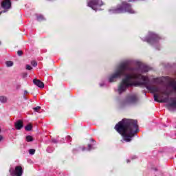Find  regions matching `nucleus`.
<instances>
[{"mask_svg": "<svg viewBox=\"0 0 176 176\" xmlns=\"http://www.w3.org/2000/svg\"><path fill=\"white\" fill-rule=\"evenodd\" d=\"M34 112H39V109H41V107L38 106L36 107L33 108Z\"/></svg>", "mask_w": 176, "mask_h": 176, "instance_id": "21", "label": "nucleus"}, {"mask_svg": "<svg viewBox=\"0 0 176 176\" xmlns=\"http://www.w3.org/2000/svg\"><path fill=\"white\" fill-rule=\"evenodd\" d=\"M126 163H130V160H126Z\"/></svg>", "mask_w": 176, "mask_h": 176, "instance_id": "33", "label": "nucleus"}, {"mask_svg": "<svg viewBox=\"0 0 176 176\" xmlns=\"http://www.w3.org/2000/svg\"><path fill=\"white\" fill-rule=\"evenodd\" d=\"M14 126L16 130H21V129H23V127L24 126L23 125V122L20 120L15 122Z\"/></svg>", "mask_w": 176, "mask_h": 176, "instance_id": "13", "label": "nucleus"}, {"mask_svg": "<svg viewBox=\"0 0 176 176\" xmlns=\"http://www.w3.org/2000/svg\"><path fill=\"white\" fill-rule=\"evenodd\" d=\"M117 133L122 137L121 142H131L133 138L137 136L138 133V124L137 120L124 118L114 127Z\"/></svg>", "mask_w": 176, "mask_h": 176, "instance_id": "3", "label": "nucleus"}, {"mask_svg": "<svg viewBox=\"0 0 176 176\" xmlns=\"http://www.w3.org/2000/svg\"><path fill=\"white\" fill-rule=\"evenodd\" d=\"M25 130H26V131H31V130H32V125L28 124L26 126H25Z\"/></svg>", "mask_w": 176, "mask_h": 176, "instance_id": "17", "label": "nucleus"}, {"mask_svg": "<svg viewBox=\"0 0 176 176\" xmlns=\"http://www.w3.org/2000/svg\"><path fill=\"white\" fill-rule=\"evenodd\" d=\"M7 10H3L0 12V16L2 14V13H6Z\"/></svg>", "mask_w": 176, "mask_h": 176, "instance_id": "27", "label": "nucleus"}, {"mask_svg": "<svg viewBox=\"0 0 176 176\" xmlns=\"http://www.w3.org/2000/svg\"><path fill=\"white\" fill-rule=\"evenodd\" d=\"M33 83L37 86V87H40V89H43L45 87V84L43 82L41 81L40 80L34 79L33 80Z\"/></svg>", "mask_w": 176, "mask_h": 176, "instance_id": "12", "label": "nucleus"}, {"mask_svg": "<svg viewBox=\"0 0 176 176\" xmlns=\"http://www.w3.org/2000/svg\"><path fill=\"white\" fill-rule=\"evenodd\" d=\"M162 39V37L154 32H148L147 36L142 38L143 42H147L148 45L153 46L156 50H160V44L159 41Z\"/></svg>", "mask_w": 176, "mask_h": 176, "instance_id": "6", "label": "nucleus"}, {"mask_svg": "<svg viewBox=\"0 0 176 176\" xmlns=\"http://www.w3.org/2000/svg\"><path fill=\"white\" fill-rule=\"evenodd\" d=\"M36 20H37V21H43L45 20H46V19L42 14H37L36 15Z\"/></svg>", "mask_w": 176, "mask_h": 176, "instance_id": "14", "label": "nucleus"}, {"mask_svg": "<svg viewBox=\"0 0 176 176\" xmlns=\"http://www.w3.org/2000/svg\"><path fill=\"white\" fill-rule=\"evenodd\" d=\"M110 14H118L119 13H129V14H134L137 13L135 10L131 8V4L127 1H123L120 5H118L116 8L109 10Z\"/></svg>", "mask_w": 176, "mask_h": 176, "instance_id": "5", "label": "nucleus"}, {"mask_svg": "<svg viewBox=\"0 0 176 176\" xmlns=\"http://www.w3.org/2000/svg\"><path fill=\"white\" fill-rule=\"evenodd\" d=\"M10 174L12 176H22L23 175V168L21 166H18L15 167V170L12 168H10Z\"/></svg>", "mask_w": 176, "mask_h": 176, "instance_id": "8", "label": "nucleus"}, {"mask_svg": "<svg viewBox=\"0 0 176 176\" xmlns=\"http://www.w3.org/2000/svg\"><path fill=\"white\" fill-rule=\"evenodd\" d=\"M87 6L89 8H91L93 10L97 12V10H100V8L102 6L103 3L102 0H87Z\"/></svg>", "mask_w": 176, "mask_h": 176, "instance_id": "7", "label": "nucleus"}, {"mask_svg": "<svg viewBox=\"0 0 176 176\" xmlns=\"http://www.w3.org/2000/svg\"><path fill=\"white\" fill-rule=\"evenodd\" d=\"M134 1H135V0H129V2Z\"/></svg>", "mask_w": 176, "mask_h": 176, "instance_id": "34", "label": "nucleus"}, {"mask_svg": "<svg viewBox=\"0 0 176 176\" xmlns=\"http://www.w3.org/2000/svg\"><path fill=\"white\" fill-rule=\"evenodd\" d=\"M127 74H129L128 65L125 63H122L116 67L113 73L107 76L108 83H115V82H118V79H120L122 76H124L118 84V89L116 90L118 94H122V93H124L127 89L133 87V85H126V82L124 81V78H126Z\"/></svg>", "mask_w": 176, "mask_h": 176, "instance_id": "4", "label": "nucleus"}, {"mask_svg": "<svg viewBox=\"0 0 176 176\" xmlns=\"http://www.w3.org/2000/svg\"><path fill=\"white\" fill-rule=\"evenodd\" d=\"M128 63L134 64L136 67L128 66V72L126 77L124 78L126 86H141V85H146L149 80V78L142 76V74L148 72L151 68L146 65L142 66L141 62L137 60H129Z\"/></svg>", "mask_w": 176, "mask_h": 176, "instance_id": "2", "label": "nucleus"}, {"mask_svg": "<svg viewBox=\"0 0 176 176\" xmlns=\"http://www.w3.org/2000/svg\"><path fill=\"white\" fill-rule=\"evenodd\" d=\"M26 141L27 142H32L34 141V138L31 135L26 136Z\"/></svg>", "mask_w": 176, "mask_h": 176, "instance_id": "16", "label": "nucleus"}, {"mask_svg": "<svg viewBox=\"0 0 176 176\" xmlns=\"http://www.w3.org/2000/svg\"><path fill=\"white\" fill-rule=\"evenodd\" d=\"M31 64H32V65L33 67H36V65H38V63H36V61H35V60H32V61L31 62Z\"/></svg>", "mask_w": 176, "mask_h": 176, "instance_id": "22", "label": "nucleus"}, {"mask_svg": "<svg viewBox=\"0 0 176 176\" xmlns=\"http://www.w3.org/2000/svg\"><path fill=\"white\" fill-rule=\"evenodd\" d=\"M1 8L5 10H9L12 8V1L10 0H3L1 2Z\"/></svg>", "mask_w": 176, "mask_h": 176, "instance_id": "11", "label": "nucleus"}, {"mask_svg": "<svg viewBox=\"0 0 176 176\" xmlns=\"http://www.w3.org/2000/svg\"><path fill=\"white\" fill-rule=\"evenodd\" d=\"M94 148L91 146V144H88V148H87V151H93Z\"/></svg>", "mask_w": 176, "mask_h": 176, "instance_id": "23", "label": "nucleus"}, {"mask_svg": "<svg viewBox=\"0 0 176 176\" xmlns=\"http://www.w3.org/2000/svg\"><path fill=\"white\" fill-rule=\"evenodd\" d=\"M81 150H82V151H86V148L82 147V148H81Z\"/></svg>", "mask_w": 176, "mask_h": 176, "instance_id": "31", "label": "nucleus"}, {"mask_svg": "<svg viewBox=\"0 0 176 176\" xmlns=\"http://www.w3.org/2000/svg\"><path fill=\"white\" fill-rule=\"evenodd\" d=\"M47 152H48V153H50L52 151H49V148H47Z\"/></svg>", "mask_w": 176, "mask_h": 176, "instance_id": "32", "label": "nucleus"}, {"mask_svg": "<svg viewBox=\"0 0 176 176\" xmlns=\"http://www.w3.org/2000/svg\"><path fill=\"white\" fill-rule=\"evenodd\" d=\"M3 140V137L2 135H0V142Z\"/></svg>", "mask_w": 176, "mask_h": 176, "instance_id": "29", "label": "nucleus"}, {"mask_svg": "<svg viewBox=\"0 0 176 176\" xmlns=\"http://www.w3.org/2000/svg\"><path fill=\"white\" fill-rule=\"evenodd\" d=\"M140 86H145L147 90H150L154 94V101L157 102H167L166 108L170 112L176 111V80H170L167 81L164 86V89H160V87L151 85V80H148L146 84H140ZM163 96H165L164 98Z\"/></svg>", "mask_w": 176, "mask_h": 176, "instance_id": "1", "label": "nucleus"}, {"mask_svg": "<svg viewBox=\"0 0 176 176\" xmlns=\"http://www.w3.org/2000/svg\"><path fill=\"white\" fill-rule=\"evenodd\" d=\"M134 159H137V156L133 155V156L131 157V160H134Z\"/></svg>", "mask_w": 176, "mask_h": 176, "instance_id": "28", "label": "nucleus"}, {"mask_svg": "<svg viewBox=\"0 0 176 176\" xmlns=\"http://www.w3.org/2000/svg\"><path fill=\"white\" fill-rule=\"evenodd\" d=\"M6 67H13L12 61H6Z\"/></svg>", "mask_w": 176, "mask_h": 176, "instance_id": "19", "label": "nucleus"}, {"mask_svg": "<svg viewBox=\"0 0 176 176\" xmlns=\"http://www.w3.org/2000/svg\"><path fill=\"white\" fill-rule=\"evenodd\" d=\"M99 86H100V87H107L108 84H107V81L103 80L99 83Z\"/></svg>", "mask_w": 176, "mask_h": 176, "instance_id": "15", "label": "nucleus"}, {"mask_svg": "<svg viewBox=\"0 0 176 176\" xmlns=\"http://www.w3.org/2000/svg\"><path fill=\"white\" fill-rule=\"evenodd\" d=\"M52 142H54V144H57V140L53 139Z\"/></svg>", "mask_w": 176, "mask_h": 176, "instance_id": "26", "label": "nucleus"}, {"mask_svg": "<svg viewBox=\"0 0 176 176\" xmlns=\"http://www.w3.org/2000/svg\"><path fill=\"white\" fill-rule=\"evenodd\" d=\"M24 94H28V91L27 90L24 91Z\"/></svg>", "mask_w": 176, "mask_h": 176, "instance_id": "30", "label": "nucleus"}, {"mask_svg": "<svg viewBox=\"0 0 176 176\" xmlns=\"http://www.w3.org/2000/svg\"><path fill=\"white\" fill-rule=\"evenodd\" d=\"M0 45H1V41H0Z\"/></svg>", "mask_w": 176, "mask_h": 176, "instance_id": "36", "label": "nucleus"}, {"mask_svg": "<svg viewBox=\"0 0 176 176\" xmlns=\"http://www.w3.org/2000/svg\"><path fill=\"white\" fill-rule=\"evenodd\" d=\"M26 69H28V71H31L32 69V67L30 65H26Z\"/></svg>", "mask_w": 176, "mask_h": 176, "instance_id": "24", "label": "nucleus"}, {"mask_svg": "<svg viewBox=\"0 0 176 176\" xmlns=\"http://www.w3.org/2000/svg\"><path fill=\"white\" fill-rule=\"evenodd\" d=\"M6 101H8V98L5 96H0V102L5 103L6 102Z\"/></svg>", "mask_w": 176, "mask_h": 176, "instance_id": "18", "label": "nucleus"}, {"mask_svg": "<svg viewBox=\"0 0 176 176\" xmlns=\"http://www.w3.org/2000/svg\"><path fill=\"white\" fill-rule=\"evenodd\" d=\"M91 141H94V140L93 139H91Z\"/></svg>", "mask_w": 176, "mask_h": 176, "instance_id": "35", "label": "nucleus"}, {"mask_svg": "<svg viewBox=\"0 0 176 176\" xmlns=\"http://www.w3.org/2000/svg\"><path fill=\"white\" fill-rule=\"evenodd\" d=\"M138 102V96L135 94H131L126 97V102L127 104H136Z\"/></svg>", "mask_w": 176, "mask_h": 176, "instance_id": "9", "label": "nucleus"}, {"mask_svg": "<svg viewBox=\"0 0 176 176\" xmlns=\"http://www.w3.org/2000/svg\"><path fill=\"white\" fill-rule=\"evenodd\" d=\"M17 54H18V56H22V54H23V51L19 50V51L17 52Z\"/></svg>", "mask_w": 176, "mask_h": 176, "instance_id": "25", "label": "nucleus"}, {"mask_svg": "<svg viewBox=\"0 0 176 176\" xmlns=\"http://www.w3.org/2000/svg\"><path fill=\"white\" fill-rule=\"evenodd\" d=\"M29 153H30V155H35V149H34V148L30 149V150H29Z\"/></svg>", "mask_w": 176, "mask_h": 176, "instance_id": "20", "label": "nucleus"}, {"mask_svg": "<svg viewBox=\"0 0 176 176\" xmlns=\"http://www.w3.org/2000/svg\"><path fill=\"white\" fill-rule=\"evenodd\" d=\"M175 80L174 78H170L169 77H162V78H154L153 82L154 83H156L157 85H163L164 83V80Z\"/></svg>", "mask_w": 176, "mask_h": 176, "instance_id": "10", "label": "nucleus"}]
</instances>
